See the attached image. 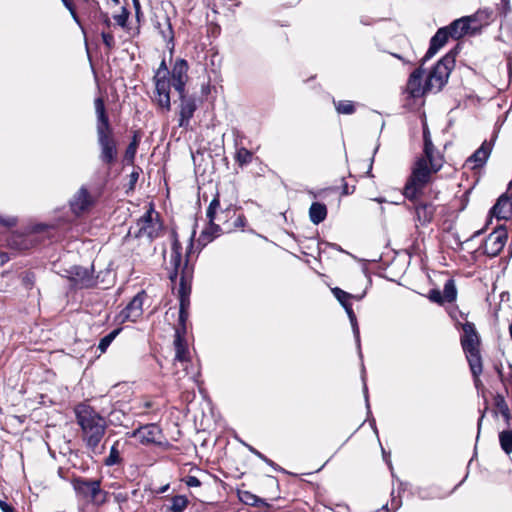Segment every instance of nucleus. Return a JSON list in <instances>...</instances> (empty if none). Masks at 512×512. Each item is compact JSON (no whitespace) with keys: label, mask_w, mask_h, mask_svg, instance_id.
Wrapping results in <instances>:
<instances>
[{"label":"nucleus","mask_w":512,"mask_h":512,"mask_svg":"<svg viewBox=\"0 0 512 512\" xmlns=\"http://www.w3.org/2000/svg\"><path fill=\"white\" fill-rule=\"evenodd\" d=\"M490 214L498 220H508L512 217V195L505 193L501 195L490 210Z\"/></svg>","instance_id":"nucleus-25"},{"label":"nucleus","mask_w":512,"mask_h":512,"mask_svg":"<svg viewBox=\"0 0 512 512\" xmlns=\"http://www.w3.org/2000/svg\"><path fill=\"white\" fill-rule=\"evenodd\" d=\"M185 284L181 285L180 291V301H179V317H178V325L175 329V359L180 362H188L189 358V350L188 345L185 339V335L187 333L186 322L189 317V308H190V300L187 298V291Z\"/></svg>","instance_id":"nucleus-7"},{"label":"nucleus","mask_w":512,"mask_h":512,"mask_svg":"<svg viewBox=\"0 0 512 512\" xmlns=\"http://www.w3.org/2000/svg\"><path fill=\"white\" fill-rule=\"evenodd\" d=\"M509 1H510V0H501L502 4H503V6H504V8H505L506 10H509V9H510Z\"/></svg>","instance_id":"nucleus-63"},{"label":"nucleus","mask_w":512,"mask_h":512,"mask_svg":"<svg viewBox=\"0 0 512 512\" xmlns=\"http://www.w3.org/2000/svg\"><path fill=\"white\" fill-rule=\"evenodd\" d=\"M77 425L81 429V438L87 448L95 451L107 430L106 419L91 405L81 402L74 409Z\"/></svg>","instance_id":"nucleus-3"},{"label":"nucleus","mask_w":512,"mask_h":512,"mask_svg":"<svg viewBox=\"0 0 512 512\" xmlns=\"http://www.w3.org/2000/svg\"><path fill=\"white\" fill-rule=\"evenodd\" d=\"M494 406L497 412H499L503 416L506 423L509 424L511 420V413L504 396H502L501 394H497L494 397Z\"/></svg>","instance_id":"nucleus-35"},{"label":"nucleus","mask_w":512,"mask_h":512,"mask_svg":"<svg viewBox=\"0 0 512 512\" xmlns=\"http://www.w3.org/2000/svg\"><path fill=\"white\" fill-rule=\"evenodd\" d=\"M179 105H178V126L180 128L188 129L190 121L194 117V113L198 108L197 98L189 94L187 90L183 93H178Z\"/></svg>","instance_id":"nucleus-17"},{"label":"nucleus","mask_w":512,"mask_h":512,"mask_svg":"<svg viewBox=\"0 0 512 512\" xmlns=\"http://www.w3.org/2000/svg\"><path fill=\"white\" fill-rule=\"evenodd\" d=\"M508 240V231L506 227L500 225L496 227L484 240L481 248L483 254L493 258L498 256L504 249Z\"/></svg>","instance_id":"nucleus-16"},{"label":"nucleus","mask_w":512,"mask_h":512,"mask_svg":"<svg viewBox=\"0 0 512 512\" xmlns=\"http://www.w3.org/2000/svg\"><path fill=\"white\" fill-rule=\"evenodd\" d=\"M86 10L88 12V18L93 21L97 19V15H99L103 10L101 9L100 3L97 0H89L86 4Z\"/></svg>","instance_id":"nucleus-43"},{"label":"nucleus","mask_w":512,"mask_h":512,"mask_svg":"<svg viewBox=\"0 0 512 512\" xmlns=\"http://www.w3.org/2000/svg\"><path fill=\"white\" fill-rule=\"evenodd\" d=\"M127 436L130 438L138 439L139 443L144 446H162V439H164L162 429L158 424L155 423L139 425L138 428L128 432Z\"/></svg>","instance_id":"nucleus-13"},{"label":"nucleus","mask_w":512,"mask_h":512,"mask_svg":"<svg viewBox=\"0 0 512 512\" xmlns=\"http://www.w3.org/2000/svg\"><path fill=\"white\" fill-rule=\"evenodd\" d=\"M155 27L158 29L163 40L166 41L167 44L174 46V30L169 16L164 15L163 22H157Z\"/></svg>","instance_id":"nucleus-31"},{"label":"nucleus","mask_w":512,"mask_h":512,"mask_svg":"<svg viewBox=\"0 0 512 512\" xmlns=\"http://www.w3.org/2000/svg\"><path fill=\"white\" fill-rule=\"evenodd\" d=\"M63 5L66 7V9L70 12L73 20L76 22V24L81 28L83 32H85V28L83 25V22L80 18V16L77 13L76 6L74 4L73 0H61Z\"/></svg>","instance_id":"nucleus-41"},{"label":"nucleus","mask_w":512,"mask_h":512,"mask_svg":"<svg viewBox=\"0 0 512 512\" xmlns=\"http://www.w3.org/2000/svg\"><path fill=\"white\" fill-rule=\"evenodd\" d=\"M267 483L269 485H272V486H275V487H279V482H278V479L276 477H273V476H267Z\"/></svg>","instance_id":"nucleus-58"},{"label":"nucleus","mask_w":512,"mask_h":512,"mask_svg":"<svg viewBox=\"0 0 512 512\" xmlns=\"http://www.w3.org/2000/svg\"><path fill=\"white\" fill-rule=\"evenodd\" d=\"M401 506V500L400 499H396V498H392V501H391V507L393 510H397L399 507Z\"/></svg>","instance_id":"nucleus-60"},{"label":"nucleus","mask_w":512,"mask_h":512,"mask_svg":"<svg viewBox=\"0 0 512 512\" xmlns=\"http://www.w3.org/2000/svg\"><path fill=\"white\" fill-rule=\"evenodd\" d=\"M121 446H122V444H121L120 440H116L112 444L108 456L105 457L103 460V464L105 466L112 467V466H123L124 465V459L121 455V453H122Z\"/></svg>","instance_id":"nucleus-29"},{"label":"nucleus","mask_w":512,"mask_h":512,"mask_svg":"<svg viewBox=\"0 0 512 512\" xmlns=\"http://www.w3.org/2000/svg\"><path fill=\"white\" fill-rule=\"evenodd\" d=\"M253 158H254V153L245 147L237 148L235 156H234V160H235L236 164L241 168L252 163Z\"/></svg>","instance_id":"nucleus-34"},{"label":"nucleus","mask_w":512,"mask_h":512,"mask_svg":"<svg viewBox=\"0 0 512 512\" xmlns=\"http://www.w3.org/2000/svg\"><path fill=\"white\" fill-rule=\"evenodd\" d=\"M170 70L167 67L165 58L162 59L158 69L153 76L155 86L153 101L165 111L171 110V83H170Z\"/></svg>","instance_id":"nucleus-11"},{"label":"nucleus","mask_w":512,"mask_h":512,"mask_svg":"<svg viewBox=\"0 0 512 512\" xmlns=\"http://www.w3.org/2000/svg\"><path fill=\"white\" fill-rule=\"evenodd\" d=\"M20 280L22 286L27 290L30 291L34 288L35 282H36V275L31 270H26L20 275Z\"/></svg>","instance_id":"nucleus-40"},{"label":"nucleus","mask_w":512,"mask_h":512,"mask_svg":"<svg viewBox=\"0 0 512 512\" xmlns=\"http://www.w3.org/2000/svg\"><path fill=\"white\" fill-rule=\"evenodd\" d=\"M499 443L501 449L507 454L512 453V430L507 429L499 433Z\"/></svg>","instance_id":"nucleus-36"},{"label":"nucleus","mask_w":512,"mask_h":512,"mask_svg":"<svg viewBox=\"0 0 512 512\" xmlns=\"http://www.w3.org/2000/svg\"><path fill=\"white\" fill-rule=\"evenodd\" d=\"M122 331V328H116L113 331H111L109 334L104 336L100 339L98 344V349L101 353H105L110 346V344L114 341V339L119 335V333Z\"/></svg>","instance_id":"nucleus-38"},{"label":"nucleus","mask_w":512,"mask_h":512,"mask_svg":"<svg viewBox=\"0 0 512 512\" xmlns=\"http://www.w3.org/2000/svg\"><path fill=\"white\" fill-rule=\"evenodd\" d=\"M351 326H352V329H353L354 336L356 337V339H359L360 331H359L358 322L356 321L354 323H351Z\"/></svg>","instance_id":"nucleus-59"},{"label":"nucleus","mask_w":512,"mask_h":512,"mask_svg":"<svg viewBox=\"0 0 512 512\" xmlns=\"http://www.w3.org/2000/svg\"><path fill=\"white\" fill-rule=\"evenodd\" d=\"M54 231L56 226L54 224L38 223L32 226V232L34 233H47L49 238H54Z\"/></svg>","instance_id":"nucleus-44"},{"label":"nucleus","mask_w":512,"mask_h":512,"mask_svg":"<svg viewBox=\"0 0 512 512\" xmlns=\"http://www.w3.org/2000/svg\"><path fill=\"white\" fill-rule=\"evenodd\" d=\"M459 44L446 53L433 66L426 78V89L431 92H439L447 84L449 76L455 67L456 56L458 54Z\"/></svg>","instance_id":"nucleus-10"},{"label":"nucleus","mask_w":512,"mask_h":512,"mask_svg":"<svg viewBox=\"0 0 512 512\" xmlns=\"http://www.w3.org/2000/svg\"><path fill=\"white\" fill-rule=\"evenodd\" d=\"M232 205L222 209L220 204V195L216 193L211 200L207 210L208 227L200 235V239L205 242H211L222 234H228V221L231 217Z\"/></svg>","instance_id":"nucleus-6"},{"label":"nucleus","mask_w":512,"mask_h":512,"mask_svg":"<svg viewBox=\"0 0 512 512\" xmlns=\"http://www.w3.org/2000/svg\"><path fill=\"white\" fill-rule=\"evenodd\" d=\"M147 294L144 290L137 293L126 307L120 312L121 322H136L143 314V302Z\"/></svg>","instance_id":"nucleus-21"},{"label":"nucleus","mask_w":512,"mask_h":512,"mask_svg":"<svg viewBox=\"0 0 512 512\" xmlns=\"http://www.w3.org/2000/svg\"><path fill=\"white\" fill-rule=\"evenodd\" d=\"M497 136V132L494 131L491 138L484 140L481 146L467 159V162L474 163V168L484 166L492 152Z\"/></svg>","instance_id":"nucleus-22"},{"label":"nucleus","mask_w":512,"mask_h":512,"mask_svg":"<svg viewBox=\"0 0 512 512\" xmlns=\"http://www.w3.org/2000/svg\"><path fill=\"white\" fill-rule=\"evenodd\" d=\"M183 482L188 487H199L201 486L200 480L196 476L188 475L185 478H183Z\"/></svg>","instance_id":"nucleus-51"},{"label":"nucleus","mask_w":512,"mask_h":512,"mask_svg":"<svg viewBox=\"0 0 512 512\" xmlns=\"http://www.w3.org/2000/svg\"><path fill=\"white\" fill-rule=\"evenodd\" d=\"M446 160L442 152L434 145L429 128L423 125V150L411 165L410 173L437 174L444 166Z\"/></svg>","instance_id":"nucleus-5"},{"label":"nucleus","mask_w":512,"mask_h":512,"mask_svg":"<svg viewBox=\"0 0 512 512\" xmlns=\"http://www.w3.org/2000/svg\"><path fill=\"white\" fill-rule=\"evenodd\" d=\"M142 138V131L140 129L134 130L132 132V137L127 145L124 155H123V162L126 165L134 166L135 164V158L137 154V150L139 148L140 142Z\"/></svg>","instance_id":"nucleus-28"},{"label":"nucleus","mask_w":512,"mask_h":512,"mask_svg":"<svg viewBox=\"0 0 512 512\" xmlns=\"http://www.w3.org/2000/svg\"><path fill=\"white\" fill-rule=\"evenodd\" d=\"M94 107L96 113L97 144L99 147L98 159L106 169L107 176H109L113 167L118 162L119 143L106 110L105 99L97 97L94 100Z\"/></svg>","instance_id":"nucleus-2"},{"label":"nucleus","mask_w":512,"mask_h":512,"mask_svg":"<svg viewBox=\"0 0 512 512\" xmlns=\"http://www.w3.org/2000/svg\"><path fill=\"white\" fill-rule=\"evenodd\" d=\"M239 500L245 505L252 507L264 506L268 509L272 507L271 504L267 503L265 499L258 497L250 491H238Z\"/></svg>","instance_id":"nucleus-30"},{"label":"nucleus","mask_w":512,"mask_h":512,"mask_svg":"<svg viewBox=\"0 0 512 512\" xmlns=\"http://www.w3.org/2000/svg\"><path fill=\"white\" fill-rule=\"evenodd\" d=\"M458 291L456 288L455 280L453 278L448 279L444 284L443 292L439 289L429 290L426 297L430 302L435 303L439 306H443L445 303H453L457 300Z\"/></svg>","instance_id":"nucleus-19"},{"label":"nucleus","mask_w":512,"mask_h":512,"mask_svg":"<svg viewBox=\"0 0 512 512\" xmlns=\"http://www.w3.org/2000/svg\"><path fill=\"white\" fill-rule=\"evenodd\" d=\"M473 17L466 16L454 20L449 25L443 27L448 32V36L454 40H459L463 36L473 33L475 29L471 31L470 23L473 21Z\"/></svg>","instance_id":"nucleus-24"},{"label":"nucleus","mask_w":512,"mask_h":512,"mask_svg":"<svg viewBox=\"0 0 512 512\" xmlns=\"http://www.w3.org/2000/svg\"><path fill=\"white\" fill-rule=\"evenodd\" d=\"M169 500L171 505L165 507L166 512H184L190 503L185 495H174Z\"/></svg>","instance_id":"nucleus-33"},{"label":"nucleus","mask_w":512,"mask_h":512,"mask_svg":"<svg viewBox=\"0 0 512 512\" xmlns=\"http://www.w3.org/2000/svg\"><path fill=\"white\" fill-rule=\"evenodd\" d=\"M355 191V186H352L351 190L347 183H344L342 186V194L343 195H349L352 194Z\"/></svg>","instance_id":"nucleus-56"},{"label":"nucleus","mask_w":512,"mask_h":512,"mask_svg":"<svg viewBox=\"0 0 512 512\" xmlns=\"http://www.w3.org/2000/svg\"><path fill=\"white\" fill-rule=\"evenodd\" d=\"M209 91H210V86H209V84H207V85H203V86H202V92H203L204 94L209 93Z\"/></svg>","instance_id":"nucleus-62"},{"label":"nucleus","mask_w":512,"mask_h":512,"mask_svg":"<svg viewBox=\"0 0 512 512\" xmlns=\"http://www.w3.org/2000/svg\"><path fill=\"white\" fill-rule=\"evenodd\" d=\"M164 230V222L159 212L155 210L154 204L151 202L146 212L137 219L135 230L130 227L128 235L134 238L146 237L150 242L159 238Z\"/></svg>","instance_id":"nucleus-9"},{"label":"nucleus","mask_w":512,"mask_h":512,"mask_svg":"<svg viewBox=\"0 0 512 512\" xmlns=\"http://www.w3.org/2000/svg\"><path fill=\"white\" fill-rule=\"evenodd\" d=\"M247 226L248 220L241 207L232 205L231 217L228 221V225L226 226V229H228V234L236 231H245Z\"/></svg>","instance_id":"nucleus-27"},{"label":"nucleus","mask_w":512,"mask_h":512,"mask_svg":"<svg viewBox=\"0 0 512 512\" xmlns=\"http://www.w3.org/2000/svg\"><path fill=\"white\" fill-rule=\"evenodd\" d=\"M327 213V207L324 203L313 202L309 208L310 221L313 224L318 225L326 219Z\"/></svg>","instance_id":"nucleus-32"},{"label":"nucleus","mask_w":512,"mask_h":512,"mask_svg":"<svg viewBox=\"0 0 512 512\" xmlns=\"http://www.w3.org/2000/svg\"><path fill=\"white\" fill-rule=\"evenodd\" d=\"M463 333L460 336V343L465 353L474 384L478 387L481 384L480 375L483 372V361L481 356V338L474 323L466 321L461 324Z\"/></svg>","instance_id":"nucleus-4"},{"label":"nucleus","mask_w":512,"mask_h":512,"mask_svg":"<svg viewBox=\"0 0 512 512\" xmlns=\"http://www.w3.org/2000/svg\"><path fill=\"white\" fill-rule=\"evenodd\" d=\"M508 191L512 195V181L509 183Z\"/></svg>","instance_id":"nucleus-64"},{"label":"nucleus","mask_w":512,"mask_h":512,"mask_svg":"<svg viewBox=\"0 0 512 512\" xmlns=\"http://www.w3.org/2000/svg\"><path fill=\"white\" fill-rule=\"evenodd\" d=\"M221 33L220 25L216 23H210L207 28V34L212 37H217Z\"/></svg>","instance_id":"nucleus-52"},{"label":"nucleus","mask_w":512,"mask_h":512,"mask_svg":"<svg viewBox=\"0 0 512 512\" xmlns=\"http://www.w3.org/2000/svg\"><path fill=\"white\" fill-rule=\"evenodd\" d=\"M188 71L189 64L185 59L178 58L175 60L170 70L169 78L171 87H173L177 93H183V91L186 90V85L189 80Z\"/></svg>","instance_id":"nucleus-18"},{"label":"nucleus","mask_w":512,"mask_h":512,"mask_svg":"<svg viewBox=\"0 0 512 512\" xmlns=\"http://www.w3.org/2000/svg\"><path fill=\"white\" fill-rule=\"evenodd\" d=\"M169 488H170V484H169V483H167V484H165V485H163V486H161V487H159V488L155 489L153 492H154L155 494H163V493H165L166 491H168V489H169Z\"/></svg>","instance_id":"nucleus-57"},{"label":"nucleus","mask_w":512,"mask_h":512,"mask_svg":"<svg viewBox=\"0 0 512 512\" xmlns=\"http://www.w3.org/2000/svg\"><path fill=\"white\" fill-rule=\"evenodd\" d=\"M97 203V197L86 186H81L69 200L71 213L81 217L89 213Z\"/></svg>","instance_id":"nucleus-12"},{"label":"nucleus","mask_w":512,"mask_h":512,"mask_svg":"<svg viewBox=\"0 0 512 512\" xmlns=\"http://www.w3.org/2000/svg\"><path fill=\"white\" fill-rule=\"evenodd\" d=\"M251 451L257 456L259 457L261 460H263L266 464H268L269 466H271L272 468H274L275 470H278V471H281V472H285V470L280 467L278 464H276L273 460L269 459L268 457H266L264 454H262L261 452L257 451L256 449H251Z\"/></svg>","instance_id":"nucleus-48"},{"label":"nucleus","mask_w":512,"mask_h":512,"mask_svg":"<svg viewBox=\"0 0 512 512\" xmlns=\"http://www.w3.org/2000/svg\"><path fill=\"white\" fill-rule=\"evenodd\" d=\"M448 32L443 27L439 28L430 39L429 48L422 58V64L432 58L449 40Z\"/></svg>","instance_id":"nucleus-26"},{"label":"nucleus","mask_w":512,"mask_h":512,"mask_svg":"<svg viewBox=\"0 0 512 512\" xmlns=\"http://www.w3.org/2000/svg\"><path fill=\"white\" fill-rule=\"evenodd\" d=\"M194 235H195V232H193V235L190 239V243L186 249L185 258H183V256L181 255V266L179 268V273H178V277H179L178 299L179 300H180L181 285L183 283L185 284L186 288L188 289L187 291L189 292L187 294L188 300H190V295L192 292V283H193V278H194L195 267H194V264L191 263L190 257H191V253L194 248V243H193Z\"/></svg>","instance_id":"nucleus-15"},{"label":"nucleus","mask_w":512,"mask_h":512,"mask_svg":"<svg viewBox=\"0 0 512 512\" xmlns=\"http://www.w3.org/2000/svg\"><path fill=\"white\" fill-rule=\"evenodd\" d=\"M99 21L101 22L107 30H109L112 26L111 19L107 12L103 11L99 15H97V19L93 20V22Z\"/></svg>","instance_id":"nucleus-50"},{"label":"nucleus","mask_w":512,"mask_h":512,"mask_svg":"<svg viewBox=\"0 0 512 512\" xmlns=\"http://www.w3.org/2000/svg\"><path fill=\"white\" fill-rule=\"evenodd\" d=\"M332 293L335 296V298L340 302V304L343 306V308L345 310H346V307H352V304L350 303V299L355 298V296L342 290L339 287L333 288Z\"/></svg>","instance_id":"nucleus-37"},{"label":"nucleus","mask_w":512,"mask_h":512,"mask_svg":"<svg viewBox=\"0 0 512 512\" xmlns=\"http://www.w3.org/2000/svg\"><path fill=\"white\" fill-rule=\"evenodd\" d=\"M101 38L107 53H110L116 48V41L110 30H103L101 32Z\"/></svg>","instance_id":"nucleus-42"},{"label":"nucleus","mask_w":512,"mask_h":512,"mask_svg":"<svg viewBox=\"0 0 512 512\" xmlns=\"http://www.w3.org/2000/svg\"><path fill=\"white\" fill-rule=\"evenodd\" d=\"M18 224V218L14 216H2L0 215V225L5 228H13Z\"/></svg>","instance_id":"nucleus-49"},{"label":"nucleus","mask_w":512,"mask_h":512,"mask_svg":"<svg viewBox=\"0 0 512 512\" xmlns=\"http://www.w3.org/2000/svg\"><path fill=\"white\" fill-rule=\"evenodd\" d=\"M335 109L339 114L351 115L355 113L356 107L350 100L334 101Z\"/></svg>","instance_id":"nucleus-39"},{"label":"nucleus","mask_w":512,"mask_h":512,"mask_svg":"<svg viewBox=\"0 0 512 512\" xmlns=\"http://www.w3.org/2000/svg\"><path fill=\"white\" fill-rule=\"evenodd\" d=\"M172 244H171V271L169 273V280L175 283L178 278L179 268L181 266V250L182 244L178 239V234L175 229L171 231Z\"/></svg>","instance_id":"nucleus-23"},{"label":"nucleus","mask_w":512,"mask_h":512,"mask_svg":"<svg viewBox=\"0 0 512 512\" xmlns=\"http://www.w3.org/2000/svg\"><path fill=\"white\" fill-rule=\"evenodd\" d=\"M10 260V256L7 252L0 251V266H3Z\"/></svg>","instance_id":"nucleus-55"},{"label":"nucleus","mask_w":512,"mask_h":512,"mask_svg":"<svg viewBox=\"0 0 512 512\" xmlns=\"http://www.w3.org/2000/svg\"><path fill=\"white\" fill-rule=\"evenodd\" d=\"M67 272V279L70 282V287L73 289H89L97 284L94 276V268L91 266H72Z\"/></svg>","instance_id":"nucleus-14"},{"label":"nucleus","mask_w":512,"mask_h":512,"mask_svg":"<svg viewBox=\"0 0 512 512\" xmlns=\"http://www.w3.org/2000/svg\"><path fill=\"white\" fill-rule=\"evenodd\" d=\"M153 407V403L151 401H146L143 403V408L145 409L144 411L141 412V414H145L146 413V410H149Z\"/></svg>","instance_id":"nucleus-61"},{"label":"nucleus","mask_w":512,"mask_h":512,"mask_svg":"<svg viewBox=\"0 0 512 512\" xmlns=\"http://www.w3.org/2000/svg\"><path fill=\"white\" fill-rule=\"evenodd\" d=\"M141 172V167L134 165V169L129 175V182L127 184L126 193L133 192L135 190Z\"/></svg>","instance_id":"nucleus-47"},{"label":"nucleus","mask_w":512,"mask_h":512,"mask_svg":"<svg viewBox=\"0 0 512 512\" xmlns=\"http://www.w3.org/2000/svg\"><path fill=\"white\" fill-rule=\"evenodd\" d=\"M133 7L135 10V19L137 22L136 34H140L141 24L144 22L145 17L141 8L140 0H132Z\"/></svg>","instance_id":"nucleus-46"},{"label":"nucleus","mask_w":512,"mask_h":512,"mask_svg":"<svg viewBox=\"0 0 512 512\" xmlns=\"http://www.w3.org/2000/svg\"><path fill=\"white\" fill-rule=\"evenodd\" d=\"M71 485L76 496L86 503L94 506H103L108 501L109 493L102 489V479L85 478L74 476L71 479Z\"/></svg>","instance_id":"nucleus-8"},{"label":"nucleus","mask_w":512,"mask_h":512,"mask_svg":"<svg viewBox=\"0 0 512 512\" xmlns=\"http://www.w3.org/2000/svg\"><path fill=\"white\" fill-rule=\"evenodd\" d=\"M129 16H130V11L128 10V8L126 6H123L121 8V13L114 15L113 19L115 20L117 25H119L123 29H127Z\"/></svg>","instance_id":"nucleus-45"},{"label":"nucleus","mask_w":512,"mask_h":512,"mask_svg":"<svg viewBox=\"0 0 512 512\" xmlns=\"http://www.w3.org/2000/svg\"><path fill=\"white\" fill-rule=\"evenodd\" d=\"M346 313L348 315V318L350 320V323H354L357 321V317H356V314L354 313L353 311V308L352 307H346Z\"/></svg>","instance_id":"nucleus-54"},{"label":"nucleus","mask_w":512,"mask_h":512,"mask_svg":"<svg viewBox=\"0 0 512 512\" xmlns=\"http://www.w3.org/2000/svg\"><path fill=\"white\" fill-rule=\"evenodd\" d=\"M0 509L2 512H16V509L12 504L2 499H0Z\"/></svg>","instance_id":"nucleus-53"},{"label":"nucleus","mask_w":512,"mask_h":512,"mask_svg":"<svg viewBox=\"0 0 512 512\" xmlns=\"http://www.w3.org/2000/svg\"><path fill=\"white\" fill-rule=\"evenodd\" d=\"M423 65L424 64L421 63L420 66L416 68L408 77L406 83V92L410 98H420L431 92L430 89H426V80L423 83Z\"/></svg>","instance_id":"nucleus-20"},{"label":"nucleus","mask_w":512,"mask_h":512,"mask_svg":"<svg viewBox=\"0 0 512 512\" xmlns=\"http://www.w3.org/2000/svg\"><path fill=\"white\" fill-rule=\"evenodd\" d=\"M435 174L410 173L402 189L409 202L407 210L414 215L416 226L426 227L434 220L437 206L423 198L424 189L433 182Z\"/></svg>","instance_id":"nucleus-1"}]
</instances>
